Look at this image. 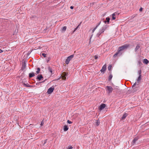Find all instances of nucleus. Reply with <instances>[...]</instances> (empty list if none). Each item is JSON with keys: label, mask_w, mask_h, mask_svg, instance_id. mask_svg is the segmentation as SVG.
<instances>
[{"label": "nucleus", "mask_w": 149, "mask_h": 149, "mask_svg": "<svg viewBox=\"0 0 149 149\" xmlns=\"http://www.w3.org/2000/svg\"><path fill=\"white\" fill-rule=\"evenodd\" d=\"M129 46V45L126 44L119 47L118 49L117 52L113 55V57L115 58L117 56H120L123 53V51L127 49Z\"/></svg>", "instance_id": "1"}, {"label": "nucleus", "mask_w": 149, "mask_h": 149, "mask_svg": "<svg viewBox=\"0 0 149 149\" xmlns=\"http://www.w3.org/2000/svg\"><path fill=\"white\" fill-rule=\"evenodd\" d=\"M136 84V83L135 82L132 86L131 90L132 92L134 93L138 91L139 88V86L138 84Z\"/></svg>", "instance_id": "2"}, {"label": "nucleus", "mask_w": 149, "mask_h": 149, "mask_svg": "<svg viewBox=\"0 0 149 149\" xmlns=\"http://www.w3.org/2000/svg\"><path fill=\"white\" fill-rule=\"evenodd\" d=\"M108 26L107 25H105L99 31L98 33L97 34V36L99 37L101 33L104 32V31L107 28Z\"/></svg>", "instance_id": "3"}, {"label": "nucleus", "mask_w": 149, "mask_h": 149, "mask_svg": "<svg viewBox=\"0 0 149 149\" xmlns=\"http://www.w3.org/2000/svg\"><path fill=\"white\" fill-rule=\"evenodd\" d=\"M74 56V55L73 54L68 57L65 61V62L66 64H68L69 63L70 61L73 58Z\"/></svg>", "instance_id": "4"}, {"label": "nucleus", "mask_w": 149, "mask_h": 149, "mask_svg": "<svg viewBox=\"0 0 149 149\" xmlns=\"http://www.w3.org/2000/svg\"><path fill=\"white\" fill-rule=\"evenodd\" d=\"M67 73L65 72H63L62 74V75L61 76V78L63 80H65L66 79V76L67 75Z\"/></svg>", "instance_id": "5"}, {"label": "nucleus", "mask_w": 149, "mask_h": 149, "mask_svg": "<svg viewBox=\"0 0 149 149\" xmlns=\"http://www.w3.org/2000/svg\"><path fill=\"white\" fill-rule=\"evenodd\" d=\"M54 90V88L51 87L48 89L47 93L48 94H50L53 92Z\"/></svg>", "instance_id": "6"}, {"label": "nucleus", "mask_w": 149, "mask_h": 149, "mask_svg": "<svg viewBox=\"0 0 149 149\" xmlns=\"http://www.w3.org/2000/svg\"><path fill=\"white\" fill-rule=\"evenodd\" d=\"M106 64L104 65L102 67V69L100 70V71L103 72V73H104V72L106 70Z\"/></svg>", "instance_id": "7"}, {"label": "nucleus", "mask_w": 149, "mask_h": 149, "mask_svg": "<svg viewBox=\"0 0 149 149\" xmlns=\"http://www.w3.org/2000/svg\"><path fill=\"white\" fill-rule=\"evenodd\" d=\"M107 90L109 91V93H110L112 92L113 90V88L111 86H107Z\"/></svg>", "instance_id": "8"}, {"label": "nucleus", "mask_w": 149, "mask_h": 149, "mask_svg": "<svg viewBox=\"0 0 149 149\" xmlns=\"http://www.w3.org/2000/svg\"><path fill=\"white\" fill-rule=\"evenodd\" d=\"M106 107V104H102L99 107V109L101 110L103 109Z\"/></svg>", "instance_id": "9"}, {"label": "nucleus", "mask_w": 149, "mask_h": 149, "mask_svg": "<svg viewBox=\"0 0 149 149\" xmlns=\"http://www.w3.org/2000/svg\"><path fill=\"white\" fill-rule=\"evenodd\" d=\"M43 78V77L42 74H39L37 76L36 79L38 80H40Z\"/></svg>", "instance_id": "10"}, {"label": "nucleus", "mask_w": 149, "mask_h": 149, "mask_svg": "<svg viewBox=\"0 0 149 149\" xmlns=\"http://www.w3.org/2000/svg\"><path fill=\"white\" fill-rule=\"evenodd\" d=\"M138 138L137 137H135L134 138L132 142V145H134L135 143V142L138 140Z\"/></svg>", "instance_id": "11"}, {"label": "nucleus", "mask_w": 149, "mask_h": 149, "mask_svg": "<svg viewBox=\"0 0 149 149\" xmlns=\"http://www.w3.org/2000/svg\"><path fill=\"white\" fill-rule=\"evenodd\" d=\"M26 64L25 62H24V63H23L22 65V67L21 68V70H24L26 68Z\"/></svg>", "instance_id": "12"}, {"label": "nucleus", "mask_w": 149, "mask_h": 149, "mask_svg": "<svg viewBox=\"0 0 149 149\" xmlns=\"http://www.w3.org/2000/svg\"><path fill=\"white\" fill-rule=\"evenodd\" d=\"M127 116V114L125 113H124L122 116L121 119L122 120L124 119Z\"/></svg>", "instance_id": "13"}, {"label": "nucleus", "mask_w": 149, "mask_h": 149, "mask_svg": "<svg viewBox=\"0 0 149 149\" xmlns=\"http://www.w3.org/2000/svg\"><path fill=\"white\" fill-rule=\"evenodd\" d=\"M110 20V19L109 17H107L106 18V20L104 21V22L106 24L107 22L108 23H109V21Z\"/></svg>", "instance_id": "14"}, {"label": "nucleus", "mask_w": 149, "mask_h": 149, "mask_svg": "<svg viewBox=\"0 0 149 149\" xmlns=\"http://www.w3.org/2000/svg\"><path fill=\"white\" fill-rule=\"evenodd\" d=\"M24 86L26 87H33V86H31V85H29V84H25V83H24L23 84Z\"/></svg>", "instance_id": "15"}, {"label": "nucleus", "mask_w": 149, "mask_h": 149, "mask_svg": "<svg viewBox=\"0 0 149 149\" xmlns=\"http://www.w3.org/2000/svg\"><path fill=\"white\" fill-rule=\"evenodd\" d=\"M29 77L31 78L35 76V74L33 72L30 73L29 74Z\"/></svg>", "instance_id": "16"}, {"label": "nucleus", "mask_w": 149, "mask_h": 149, "mask_svg": "<svg viewBox=\"0 0 149 149\" xmlns=\"http://www.w3.org/2000/svg\"><path fill=\"white\" fill-rule=\"evenodd\" d=\"M140 46L139 45H137L136 46L135 49V51L136 52L137 50L140 48Z\"/></svg>", "instance_id": "17"}, {"label": "nucleus", "mask_w": 149, "mask_h": 149, "mask_svg": "<svg viewBox=\"0 0 149 149\" xmlns=\"http://www.w3.org/2000/svg\"><path fill=\"white\" fill-rule=\"evenodd\" d=\"M68 126L65 125L64 126V130L66 131L68 130Z\"/></svg>", "instance_id": "18"}, {"label": "nucleus", "mask_w": 149, "mask_h": 149, "mask_svg": "<svg viewBox=\"0 0 149 149\" xmlns=\"http://www.w3.org/2000/svg\"><path fill=\"white\" fill-rule=\"evenodd\" d=\"M149 62L148 60L146 59H145L143 60V63L145 64H147Z\"/></svg>", "instance_id": "19"}, {"label": "nucleus", "mask_w": 149, "mask_h": 149, "mask_svg": "<svg viewBox=\"0 0 149 149\" xmlns=\"http://www.w3.org/2000/svg\"><path fill=\"white\" fill-rule=\"evenodd\" d=\"M116 14L117 13H115L112 14V19L113 20H114L115 19L116 17L115 16L116 15Z\"/></svg>", "instance_id": "20"}, {"label": "nucleus", "mask_w": 149, "mask_h": 149, "mask_svg": "<svg viewBox=\"0 0 149 149\" xmlns=\"http://www.w3.org/2000/svg\"><path fill=\"white\" fill-rule=\"evenodd\" d=\"M100 124V120H97L95 123V125L96 126H98Z\"/></svg>", "instance_id": "21"}, {"label": "nucleus", "mask_w": 149, "mask_h": 149, "mask_svg": "<svg viewBox=\"0 0 149 149\" xmlns=\"http://www.w3.org/2000/svg\"><path fill=\"white\" fill-rule=\"evenodd\" d=\"M48 70H49V71L51 72V74H53L52 69L49 66L48 67Z\"/></svg>", "instance_id": "22"}, {"label": "nucleus", "mask_w": 149, "mask_h": 149, "mask_svg": "<svg viewBox=\"0 0 149 149\" xmlns=\"http://www.w3.org/2000/svg\"><path fill=\"white\" fill-rule=\"evenodd\" d=\"M141 79V76L139 75V77H138L137 81V82H139Z\"/></svg>", "instance_id": "23"}, {"label": "nucleus", "mask_w": 149, "mask_h": 149, "mask_svg": "<svg viewBox=\"0 0 149 149\" xmlns=\"http://www.w3.org/2000/svg\"><path fill=\"white\" fill-rule=\"evenodd\" d=\"M101 22H100L94 28V29L95 30H96V29L97 28L98 26L101 23Z\"/></svg>", "instance_id": "24"}, {"label": "nucleus", "mask_w": 149, "mask_h": 149, "mask_svg": "<svg viewBox=\"0 0 149 149\" xmlns=\"http://www.w3.org/2000/svg\"><path fill=\"white\" fill-rule=\"evenodd\" d=\"M40 68H38L37 70L36 71V72L37 74H39L40 73Z\"/></svg>", "instance_id": "25"}, {"label": "nucleus", "mask_w": 149, "mask_h": 149, "mask_svg": "<svg viewBox=\"0 0 149 149\" xmlns=\"http://www.w3.org/2000/svg\"><path fill=\"white\" fill-rule=\"evenodd\" d=\"M80 24H79L75 29H74V31H73V32L72 33H73L78 28H79V26H80Z\"/></svg>", "instance_id": "26"}, {"label": "nucleus", "mask_w": 149, "mask_h": 149, "mask_svg": "<svg viewBox=\"0 0 149 149\" xmlns=\"http://www.w3.org/2000/svg\"><path fill=\"white\" fill-rule=\"evenodd\" d=\"M112 75L111 74H110L109 76V81H110V80H111V79L112 78Z\"/></svg>", "instance_id": "27"}, {"label": "nucleus", "mask_w": 149, "mask_h": 149, "mask_svg": "<svg viewBox=\"0 0 149 149\" xmlns=\"http://www.w3.org/2000/svg\"><path fill=\"white\" fill-rule=\"evenodd\" d=\"M66 26H65L63 27V29H62V30L63 31H65L66 29Z\"/></svg>", "instance_id": "28"}, {"label": "nucleus", "mask_w": 149, "mask_h": 149, "mask_svg": "<svg viewBox=\"0 0 149 149\" xmlns=\"http://www.w3.org/2000/svg\"><path fill=\"white\" fill-rule=\"evenodd\" d=\"M141 70H139L138 71V73L139 75L141 76Z\"/></svg>", "instance_id": "29"}, {"label": "nucleus", "mask_w": 149, "mask_h": 149, "mask_svg": "<svg viewBox=\"0 0 149 149\" xmlns=\"http://www.w3.org/2000/svg\"><path fill=\"white\" fill-rule=\"evenodd\" d=\"M112 66L111 65L109 66L108 67V70H110Z\"/></svg>", "instance_id": "30"}, {"label": "nucleus", "mask_w": 149, "mask_h": 149, "mask_svg": "<svg viewBox=\"0 0 149 149\" xmlns=\"http://www.w3.org/2000/svg\"><path fill=\"white\" fill-rule=\"evenodd\" d=\"M47 140V139H46L44 141H43L44 143H43V145H44L46 143Z\"/></svg>", "instance_id": "31"}, {"label": "nucleus", "mask_w": 149, "mask_h": 149, "mask_svg": "<svg viewBox=\"0 0 149 149\" xmlns=\"http://www.w3.org/2000/svg\"><path fill=\"white\" fill-rule=\"evenodd\" d=\"M42 55L44 57H45L46 56V54L44 53L42 54Z\"/></svg>", "instance_id": "32"}, {"label": "nucleus", "mask_w": 149, "mask_h": 149, "mask_svg": "<svg viewBox=\"0 0 149 149\" xmlns=\"http://www.w3.org/2000/svg\"><path fill=\"white\" fill-rule=\"evenodd\" d=\"M94 58L95 59H97L98 58V57L97 55H95L94 56Z\"/></svg>", "instance_id": "33"}, {"label": "nucleus", "mask_w": 149, "mask_h": 149, "mask_svg": "<svg viewBox=\"0 0 149 149\" xmlns=\"http://www.w3.org/2000/svg\"><path fill=\"white\" fill-rule=\"evenodd\" d=\"M67 123L69 124H71V123H72V122L70 121L69 120H68Z\"/></svg>", "instance_id": "34"}, {"label": "nucleus", "mask_w": 149, "mask_h": 149, "mask_svg": "<svg viewBox=\"0 0 149 149\" xmlns=\"http://www.w3.org/2000/svg\"><path fill=\"white\" fill-rule=\"evenodd\" d=\"M44 124V122H43V120H42L41 122V123L40 124V125L41 126H42Z\"/></svg>", "instance_id": "35"}, {"label": "nucleus", "mask_w": 149, "mask_h": 149, "mask_svg": "<svg viewBox=\"0 0 149 149\" xmlns=\"http://www.w3.org/2000/svg\"><path fill=\"white\" fill-rule=\"evenodd\" d=\"M72 146H70L68 148V149H72Z\"/></svg>", "instance_id": "36"}, {"label": "nucleus", "mask_w": 149, "mask_h": 149, "mask_svg": "<svg viewBox=\"0 0 149 149\" xmlns=\"http://www.w3.org/2000/svg\"><path fill=\"white\" fill-rule=\"evenodd\" d=\"M61 78V76L59 78H58L57 79H56L55 80L58 81V80H59Z\"/></svg>", "instance_id": "37"}, {"label": "nucleus", "mask_w": 149, "mask_h": 149, "mask_svg": "<svg viewBox=\"0 0 149 149\" xmlns=\"http://www.w3.org/2000/svg\"><path fill=\"white\" fill-rule=\"evenodd\" d=\"M143 10V8H141L139 9V11H141Z\"/></svg>", "instance_id": "38"}, {"label": "nucleus", "mask_w": 149, "mask_h": 149, "mask_svg": "<svg viewBox=\"0 0 149 149\" xmlns=\"http://www.w3.org/2000/svg\"><path fill=\"white\" fill-rule=\"evenodd\" d=\"M138 63H139L140 65H141L142 63L140 61H138Z\"/></svg>", "instance_id": "39"}, {"label": "nucleus", "mask_w": 149, "mask_h": 149, "mask_svg": "<svg viewBox=\"0 0 149 149\" xmlns=\"http://www.w3.org/2000/svg\"><path fill=\"white\" fill-rule=\"evenodd\" d=\"M50 60V59L49 58H48V59L47 60V63H48V61Z\"/></svg>", "instance_id": "40"}, {"label": "nucleus", "mask_w": 149, "mask_h": 149, "mask_svg": "<svg viewBox=\"0 0 149 149\" xmlns=\"http://www.w3.org/2000/svg\"><path fill=\"white\" fill-rule=\"evenodd\" d=\"M70 8L71 9H73L74 8V7L73 6H70Z\"/></svg>", "instance_id": "41"}, {"label": "nucleus", "mask_w": 149, "mask_h": 149, "mask_svg": "<svg viewBox=\"0 0 149 149\" xmlns=\"http://www.w3.org/2000/svg\"><path fill=\"white\" fill-rule=\"evenodd\" d=\"M3 52V50L0 49V53H1V52Z\"/></svg>", "instance_id": "42"}, {"label": "nucleus", "mask_w": 149, "mask_h": 149, "mask_svg": "<svg viewBox=\"0 0 149 149\" xmlns=\"http://www.w3.org/2000/svg\"><path fill=\"white\" fill-rule=\"evenodd\" d=\"M93 36V34H92V35H91V37L90 38V40L91 39V38Z\"/></svg>", "instance_id": "43"}, {"label": "nucleus", "mask_w": 149, "mask_h": 149, "mask_svg": "<svg viewBox=\"0 0 149 149\" xmlns=\"http://www.w3.org/2000/svg\"><path fill=\"white\" fill-rule=\"evenodd\" d=\"M46 80H45L42 81V82H40V83H44L45 82V81Z\"/></svg>", "instance_id": "44"}, {"label": "nucleus", "mask_w": 149, "mask_h": 149, "mask_svg": "<svg viewBox=\"0 0 149 149\" xmlns=\"http://www.w3.org/2000/svg\"><path fill=\"white\" fill-rule=\"evenodd\" d=\"M95 31V30H94V29H93V30L92 31V33H93Z\"/></svg>", "instance_id": "45"}, {"label": "nucleus", "mask_w": 149, "mask_h": 149, "mask_svg": "<svg viewBox=\"0 0 149 149\" xmlns=\"http://www.w3.org/2000/svg\"><path fill=\"white\" fill-rule=\"evenodd\" d=\"M39 83H37L36 84V85H38Z\"/></svg>", "instance_id": "46"}]
</instances>
